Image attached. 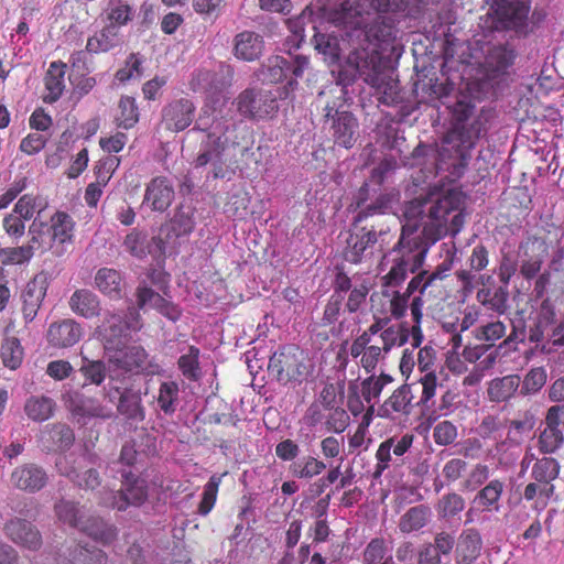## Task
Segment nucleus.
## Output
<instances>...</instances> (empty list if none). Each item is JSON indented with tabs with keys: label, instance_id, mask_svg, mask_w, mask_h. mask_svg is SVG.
Wrapping results in <instances>:
<instances>
[{
	"label": "nucleus",
	"instance_id": "37998d69",
	"mask_svg": "<svg viewBox=\"0 0 564 564\" xmlns=\"http://www.w3.org/2000/svg\"><path fill=\"white\" fill-rule=\"evenodd\" d=\"M520 383L517 375L494 379L488 387V397L492 402L508 401L519 390Z\"/></svg>",
	"mask_w": 564,
	"mask_h": 564
},
{
	"label": "nucleus",
	"instance_id": "aec40b11",
	"mask_svg": "<svg viewBox=\"0 0 564 564\" xmlns=\"http://www.w3.org/2000/svg\"><path fill=\"white\" fill-rule=\"evenodd\" d=\"M45 469L36 464L26 463L15 467L10 475L11 485L19 490L34 494L47 484Z\"/></svg>",
	"mask_w": 564,
	"mask_h": 564
},
{
	"label": "nucleus",
	"instance_id": "cd10ccee",
	"mask_svg": "<svg viewBox=\"0 0 564 564\" xmlns=\"http://www.w3.org/2000/svg\"><path fill=\"white\" fill-rule=\"evenodd\" d=\"M263 39L251 31H242L234 39V55L241 61L253 62L262 55Z\"/></svg>",
	"mask_w": 564,
	"mask_h": 564
},
{
	"label": "nucleus",
	"instance_id": "0eeeda50",
	"mask_svg": "<svg viewBox=\"0 0 564 564\" xmlns=\"http://www.w3.org/2000/svg\"><path fill=\"white\" fill-rule=\"evenodd\" d=\"M96 464L97 457L93 454H69L58 457L56 468L79 488L93 490L100 485L99 473L93 467Z\"/></svg>",
	"mask_w": 564,
	"mask_h": 564
},
{
	"label": "nucleus",
	"instance_id": "4468645a",
	"mask_svg": "<svg viewBox=\"0 0 564 564\" xmlns=\"http://www.w3.org/2000/svg\"><path fill=\"white\" fill-rule=\"evenodd\" d=\"M47 237L51 239V251L56 257L67 252L68 246L74 241L75 221L65 212H56L51 216L50 226L45 227Z\"/></svg>",
	"mask_w": 564,
	"mask_h": 564
},
{
	"label": "nucleus",
	"instance_id": "20e7f679",
	"mask_svg": "<svg viewBox=\"0 0 564 564\" xmlns=\"http://www.w3.org/2000/svg\"><path fill=\"white\" fill-rule=\"evenodd\" d=\"M54 511L62 524L76 529L104 545L110 544L117 538L118 530L113 524L89 514L85 507L74 501L62 499L55 503Z\"/></svg>",
	"mask_w": 564,
	"mask_h": 564
},
{
	"label": "nucleus",
	"instance_id": "58836bf2",
	"mask_svg": "<svg viewBox=\"0 0 564 564\" xmlns=\"http://www.w3.org/2000/svg\"><path fill=\"white\" fill-rule=\"evenodd\" d=\"M95 286L110 299L121 297L122 274L112 268H100L94 278Z\"/></svg>",
	"mask_w": 564,
	"mask_h": 564
},
{
	"label": "nucleus",
	"instance_id": "680f3d73",
	"mask_svg": "<svg viewBox=\"0 0 564 564\" xmlns=\"http://www.w3.org/2000/svg\"><path fill=\"white\" fill-rule=\"evenodd\" d=\"M392 381L389 375L370 376L361 382V397L367 403L378 399L383 388Z\"/></svg>",
	"mask_w": 564,
	"mask_h": 564
},
{
	"label": "nucleus",
	"instance_id": "6ab92c4d",
	"mask_svg": "<svg viewBox=\"0 0 564 564\" xmlns=\"http://www.w3.org/2000/svg\"><path fill=\"white\" fill-rule=\"evenodd\" d=\"M68 408L80 424H87L91 419H110L113 414L112 409L102 404L99 400L80 393H75L69 398Z\"/></svg>",
	"mask_w": 564,
	"mask_h": 564
},
{
	"label": "nucleus",
	"instance_id": "338daca9",
	"mask_svg": "<svg viewBox=\"0 0 564 564\" xmlns=\"http://www.w3.org/2000/svg\"><path fill=\"white\" fill-rule=\"evenodd\" d=\"M220 484L221 476L213 475L204 486L203 498L198 506L200 516H207L213 510Z\"/></svg>",
	"mask_w": 564,
	"mask_h": 564
},
{
	"label": "nucleus",
	"instance_id": "4c0bfd02",
	"mask_svg": "<svg viewBox=\"0 0 564 564\" xmlns=\"http://www.w3.org/2000/svg\"><path fill=\"white\" fill-rule=\"evenodd\" d=\"M124 251L137 259H144L150 254L154 259V239H149L144 230L132 229L123 239Z\"/></svg>",
	"mask_w": 564,
	"mask_h": 564
},
{
	"label": "nucleus",
	"instance_id": "bf43d9fd",
	"mask_svg": "<svg viewBox=\"0 0 564 564\" xmlns=\"http://www.w3.org/2000/svg\"><path fill=\"white\" fill-rule=\"evenodd\" d=\"M169 225L178 235L188 238L195 227L194 209L191 206H180Z\"/></svg>",
	"mask_w": 564,
	"mask_h": 564
},
{
	"label": "nucleus",
	"instance_id": "423d86ee",
	"mask_svg": "<svg viewBox=\"0 0 564 564\" xmlns=\"http://www.w3.org/2000/svg\"><path fill=\"white\" fill-rule=\"evenodd\" d=\"M122 488L117 491H109L101 498V503L106 507L126 510L129 506L139 507L148 499V481L138 476L132 470H120Z\"/></svg>",
	"mask_w": 564,
	"mask_h": 564
},
{
	"label": "nucleus",
	"instance_id": "72a5a7b5",
	"mask_svg": "<svg viewBox=\"0 0 564 564\" xmlns=\"http://www.w3.org/2000/svg\"><path fill=\"white\" fill-rule=\"evenodd\" d=\"M23 358L24 348L21 345V340L10 334V329L7 327L0 343V359L2 365L10 370H17L22 365Z\"/></svg>",
	"mask_w": 564,
	"mask_h": 564
},
{
	"label": "nucleus",
	"instance_id": "7ed1b4c3",
	"mask_svg": "<svg viewBox=\"0 0 564 564\" xmlns=\"http://www.w3.org/2000/svg\"><path fill=\"white\" fill-rule=\"evenodd\" d=\"M234 76L231 65L219 63L214 70L198 69L191 82L194 91L207 95L192 129L204 133L194 166L209 165L207 178H226L230 171L225 152L242 144L247 149L250 139L249 126L242 119H236L235 110L226 106V98L220 97L232 85Z\"/></svg>",
	"mask_w": 564,
	"mask_h": 564
},
{
	"label": "nucleus",
	"instance_id": "3c124183",
	"mask_svg": "<svg viewBox=\"0 0 564 564\" xmlns=\"http://www.w3.org/2000/svg\"><path fill=\"white\" fill-rule=\"evenodd\" d=\"M521 454V446L519 442L513 441L511 437L497 443L495 455L497 463L500 467L508 468L516 464Z\"/></svg>",
	"mask_w": 564,
	"mask_h": 564
},
{
	"label": "nucleus",
	"instance_id": "c85d7f7f",
	"mask_svg": "<svg viewBox=\"0 0 564 564\" xmlns=\"http://www.w3.org/2000/svg\"><path fill=\"white\" fill-rule=\"evenodd\" d=\"M482 541L476 529L464 530L455 549L456 564H471L480 554Z\"/></svg>",
	"mask_w": 564,
	"mask_h": 564
},
{
	"label": "nucleus",
	"instance_id": "c03bdc74",
	"mask_svg": "<svg viewBox=\"0 0 564 564\" xmlns=\"http://www.w3.org/2000/svg\"><path fill=\"white\" fill-rule=\"evenodd\" d=\"M419 383L422 386V393L417 401V406L421 409V416L424 419V411L430 410L431 406L435 405V395L437 390H443L440 376L436 372H426L419 379Z\"/></svg>",
	"mask_w": 564,
	"mask_h": 564
},
{
	"label": "nucleus",
	"instance_id": "393cba45",
	"mask_svg": "<svg viewBox=\"0 0 564 564\" xmlns=\"http://www.w3.org/2000/svg\"><path fill=\"white\" fill-rule=\"evenodd\" d=\"M414 395L410 384H402L378 408L377 415L382 419H394V414H409Z\"/></svg>",
	"mask_w": 564,
	"mask_h": 564
},
{
	"label": "nucleus",
	"instance_id": "1a4fd4ad",
	"mask_svg": "<svg viewBox=\"0 0 564 564\" xmlns=\"http://www.w3.org/2000/svg\"><path fill=\"white\" fill-rule=\"evenodd\" d=\"M141 328L140 314L131 307L127 312L107 313L100 326L105 350L127 344L129 333Z\"/></svg>",
	"mask_w": 564,
	"mask_h": 564
},
{
	"label": "nucleus",
	"instance_id": "c756f323",
	"mask_svg": "<svg viewBox=\"0 0 564 564\" xmlns=\"http://www.w3.org/2000/svg\"><path fill=\"white\" fill-rule=\"evenodd\" d=\"M333 137L335 143L346 149L352 148L356 141L358 121L349 111H336L333 120Z\"/></svg>",
	"mask_w": 564,
	"mask_h": 564
},
{
	"label": "nucleus",
	"instance_id": "ea45409f",
	"mask_svg": "<svg viewBox=\"0 0 564 564\" xmlns=\"http://www.w3.org/2000/svg\"><path fill=\"white\" fill-rule=\"evenodd\" d=\"M503 490L505 482L501 479H491L478 490L474 502L484 510L499 511L500 499L502 497Z\"/></svg>",
	"mask_w": 564,
	"mask_h": 564
},
{
	"label": "nucleus",
	"instance_id": "6e6552de",
	"mask_svg": "<svg viewBox=\"0 0 564 564\" xmlns=\"http://www.w3.org/2000/svg\"><path fill=\"white\" fill-rule=\"evenodd\" d=\"M236 112L243 119L260 121L273 117L279 105L272 91L267 89L247 88L235 99Z\"/></svg>",
	"mask_w": 564,
	"mask_h": 564
},
{
	"label": "nucleus",
	"instance_id": "dca6fc26",
	"mask_svg": "<svg viewBox=\"0 0 564 564\" xmlns=\"http://www.w3.org/2000/svg\"><path fill=\"white\" fill-rule=\"evenodd\" d=\"M148 393L134 387L124 386L117 402V411L123 417L126 424L137 430L139 424L145 420V408L142 403V395Z\"/></svg>",
	"mask_w": 564,
	"mask_h": 564
},
{
	"label": "nucleus",
	"instance_id": "bb28decb",
	"mask_svg": "<svg viewBox=\"0 0 564 564\" xmlns=\"http://www.w3.org/2000/svg\"><path fill=\"white\" fill-rule=\"evenodd\" d=\"M154 239V261L158 265H163L167 256L178 253V248L184 243L187 238L178 235L170 225H166L160 229V234Z\"/></svg>",
	"mask_w": 564,
	"mask_h": 564
},
{
	"label": "nucleus",
	"instance_id": "f704fd0d",
	"mask_svg": "<svg viewBox=\"0 0 564 564\" xmlns=\"http://www.w3.org/2000/svg\"><path fill=\"white\" fill-rule=\"evenodd\" d=\"M432 520V510L429 506L417 505L409 508L399 519L398 528L404 534L419 532Z\"/></svg>",
	"mask_w": 564,
	"mask_h": 564
},
{
	"label": "nucleus",
	"instance_id": "2f4dec72",
	"mask_svg": "<svg viewBox=\"0 0 564 564\" xmlns=\"http://www.w3.org/2000/svg\"><path fill=\"white\" fill-rule=\"evenodd\" d=\"M506 334V323L496 317H485L479 325L471 329L473 338L489 348H494L496 341L505 338Z\"/></svg>",
	"mask_w": 564,
	"mask_h": 564
},
{
	"label": "nucleus",
	"instance_id": "5fc2aeb1",
	"mask_svg": "<svg viewBox=\"0 0 564 564\" xmlns=\"http://www.w3.org/2000/svg\"><path fill=\"white\" fill-rule=\"evenodd\" d=\"M547 373L543 367L531 368L524 376L519 387L521 395H534L546 383Z\"/></svg>",
	"mask_w": 564,
	"mask_h": 564
},
{
	"label": "nucleus",
	"instance_id": "0e129e2a",
	"mask_svg": "<svg viewBox=\"0 0 564 564\" xmlns=\"http://www.w3.org/2000/svg\"><path fill=\"white\" fill-rule=\"evenodd\" d=\"M46 224L34 219L31 226L29 227V236L30 239L28 241V246L32 247V251L35 253V251H46L51 250V239L47 237L46 232Z\"/></svg>",
	"mask_w": 564,
	"mask_h": 564
},
{
	"label": "nucleus",
	"instance_id": "f3484780",
	"mask_svg": "<svg viewBox=\"0 0 564 564\" xmlns=\"http://www.w3.org/2000/svg\"><path fill=\"white\" fill-rule=\"evenodd\" d=\"M174 196L171 181L164 176H156L145 185L141 206L152 212L164 213L173 203Z\"/></svg>",
	"mask_w": 564,
	"mask_h": 564
},
{
	"label": "nucleus",
	"instance_id": "69168bd1",
	"mask_svg": "<svg viewBox=\"0 0 564 564\" xmlns=\"http://www.w3.org/2000/svg\"><path fill=\"white\" fill-rule=\"evenodd\" d=\"M524 339L523 333H519L517 327L513 326L511 333L503 339V341L499 346H495L494 348H490L481 358L480 360V368L482 370L491 368L499 356V351L501 348L510 346L511 344H517L519 341H522Z\"/></svg>",
	"mask_w": 564,
	"mask_h": 564
},
{
	"label": "nucleus",
	"instance_id": "5701e85b",
	"mask_svg": "<svg viewBox=\"0 0 564 564\" xmlns=\"http://www.w3.org/2000/svg\"><path fill=\"white\" fill-rule=\"evenodd\" d=\"M82 336V326L74 319L52 323L47 330V341L57 348L72 347L80 340Z\"/></svg>",
	"mask_w": 564,
	"mask_h": 564
},
{
	"label": "nucleus",
	"instance_id": "ddd939ff",
	"mask_svg": "<svg viewBox=\"0 0 564 564\" xmlns=\"http://www.w3.org/2000/svg\"><path fill=\"white\" fill-rule=\"evenodd\" d=\"M269 372L279 381H301L305 376V367L297 358V348L284 346L275 351L268 364Z\"/></svg>",
	"mask_w": 564,
	"mask_h": 564
},
{
	"label": "nucleus",
	"instance_id": "8fccbe9b",
	"mask_svg": "<svg viewBox=\"0 0 564 564\" xmlns=\"http://www.w3.org/2000/svg\"><path fill=\"white\" fill-rule=\"evenodd\" d=\"M315 48L322 53L330 63L339 59L341 47L339 39L333 33H322L316 30L313 35Z\"/></svg>",
	"mask_w": 564,
	"mask_h": 564
},
{
	"label": "nucleus",
	"instance_id": "7c9ffc66",
	"mask_svg": "<svg viewBox=\"0 0 564 564\" xmlns=\"http://www.w3.org/2000/svg\"><path fill=\"white\" fill-rule=\"evenodd\" d=\"M394 286H387L383 283V289L380 294L372 295L371 300L375 302V296L380 300L381 303V313L390 314L391 317L399 319L404 316L408 307L410 296L406 293H401L399 291L393 290Z\"/></svg>",
	"mask_w": 564,
	"mask_h": 564
},
{
	"label": "nucleus",
	"instance_id": "49530a36",
	"mask_svg": "<svg viewBox=\"0 0 564 564\" xmlns=\"http://www.w3.org/2000/svg\"><path fill=\"white\" fill-rule=\"evenodd\" d=\"M65 70L64 66L57 63H52L45 76V89L44 101L53 104L63 94L65 88Z\"/></svg>",
	"mask_w": 564,
	"mask_h": 564
},
{
	"label": "nucleus",
	"instance_id": "e433bc0d",
	"mask_svg": "<svg viewBox=\"0 0 564 564\" xmlns=\"http://www.w3.org/2000/svg\"><path fill=\"white\" fill-rule=\"evenodd\" d=\"M73 430L66 424H54L42 432L41 441L47 451L67 449L74 443Z\"/></svg>",
	"mask_w": 564,
	"mask_h": 564
},
{
	"label": "nucleus",
	"instance_id": "b1692460",
	"mask_svg": "<svg viewBox=\"0 0 564 564\" xmlns=\"http://www.w3.org/2000/svg\"><path fill=\"white\" fill-rule=\"evenodd\" d=\"M137 302L141 310L154 308L171 321H177L180 311L158 292L141 282L137 289Z\"/></svg>",
	"mask_w": 564,
	"mask_h": 564
},
{
	"label": "nucleus",
	"instance_id": "9b49d317",
	"mask_svg": "<svg viewBox=\"0 0 564 564\" xmlns=\"http://www.w3.org/2000/svg\"><path fill=\"white\" fill-rule=\"evenodd\" d=\"M535 437V447L542 455L555 454L564 446V405L547 409Z\"/></svg>",
	"mask_w": 564,
	"mask_h": 564
},
{
	"label": "nucleus",
	"instance_id": "f03ea898",
	"mask_svg": "<svg viewBox=\"0 0 564 564\" xmlns=\"http://www.w3.org/2000/svg\"><path fill=\"white\" fill-rule=\"evenodd\" d=\"M462 195L456 191L433 188L408 202L404 224L398 242L381 260L387 286H399L410 273L423 265L430 248L447 234L455 236L464 225L459 208Z\"/></svg>",
	"mask_w": 564,
	"mask_h": 564
},
{
	"label": "nucleus",
	"instance_id": "774afa93",
	"mask_svg": "<svg viewBox=\"0 0 564 564\" xmlns=\"http://www.w3.org/2000/svg\"><path fill=\"white\" fill-rule=\"evenodd\" d=\"M465 508V500L458 494L451 492L444 495L436 507L437 513L441 518H452L462 512Z\"/></svg>",
	"mask_w": 564,
	"mask_h": 564
},
{
	"label": "nucleus",
	"instance_id": "412c9836",
	"mask_svg": "<svg viewBox=\"0 0 564 564\" xmlns=\"http://www.w3.org/2000/svg\"><path fill=\"white\" fill-rule=\"evenodd\" d=\"M195 105L187 98L171 101L162 110V121L166 129L180 132L191 126L194 119Z\"/></svg>",
	"mask_w": 564,
	"mask_h": 564
},
{
	"label": "nucleus",
	"instance_id": "603ef678",
	"mask_svg": "<svg viewBox=\"0 0 564 564\" xmlns=\"http://www.w3.org/2000/svg\"><path fill=\"white\" fill-rule=\"evenodd\" d=\"M139 121V111L134 98L123 96L118 105L116 122L119 128L131 129Z\"/></svg>",
	"mask_w": 564,
	"mask_h": 564
},
{
	"label": "nucleus",
	"instance_id": "a19ab883",
	"mask_svg": "<svg viewBox=\"0 0 564 564\" xmlns=\"http://www.w3.org/2000/svg\"><path fill=\"white\" fill-rule=\"evenodd\" d=\"M121 44V34L112 25H105L87 40V50L94 54L108 52Z\"/></svg>",
	"mask_w": 564,
	"mask_h": 564
},
{
	"label": "nucleus",
	"instance_id": "c9c22d12",
	"mask_svg": "<svg viewBox=\"0 0 564 564\" xmlns=\"http://www.w3.org/2000/svg\"><path fill=\"white\" fill-rule=\"evenodd\" d=\"M180 384L176 381H161L158 393L153 397L156 410L167 416L173 415L180 405Z\"/></svg>",
	"mask_w": 564,
	"mask_h": 564
},
{
	"label": "nucleus",
	"instance_id": "a211bd4d",
	"mask_svg": "<svg viewBox=\"0 0 564 564\" xmlns=\"http://www.w3.org/2000/svg\"><path fill=\"white\" fill-rule=\"evenodd\" d=\"M106 355L109 365L116 370H145L148 354L141 346L118 345L113 349H106Z\"/></svg>",
	"mask_w": 564,
	"mask_h": 564
},
{
	"label": "nucleus",
	"instance_id": "4be33fe9",
	"mask_svg": "<svg viewBox=\"0 0 564 564\" xmlns=\"http://www.w3.org/2000/svg\"><path fill=\"white\" fill-rule=\"evenodd\" d=\"M516 52L508 45L499 44L489 46L486 51L484 67L487 75L495 79L505 75L513 65Z\"/></svg>",
	"mask_w": 564,
	"mask_h": 564
},
{
	"label": "nucleus",
	"instance_id": "864d4df0",
	"mask_svg": "<svg viewBox=\"0 0 564 564\" xmlns=\"http://www.w3.org/2000/svg\"><path fill=\"white\" fill-rule=\"evenodd\" d=\"M178 369L182 375L189 381H197L200 376L199 367V349L189 346L187 352L183 354L177 360Z\"/></svg>",
	"mask_w": 564,
	"mask_h": 564
},
{
	"label": "nucleus",
	"instance_id": "f257e3e1",
	"mask_svg": "<svg viewBox=\"0 0 564 564\" xmlns=\"http://www.w3.org/2000/svg\"><path fill=\"white\" fill-rule=\"evenodd\" d=\"M443 0H317L323 17L343 26L341 36L352 46L347 64L368 85L383 96L387 105L394 100L397 83L384 72L387 62L398 50L397 37L406 19H417L429 3Z\"/></svg>",
	"mask_w": 564,
	"mask_h": 564
},
{
	"label": "nucleus",
	"instance_id": "f8f14e48",
	"mask_svg": "<svg viewBox=\"0 0 564 564\" xmlns=\"http://www.w3.org/2000/svg\"><path fill=\"white\" fill-rule=\"evenodd\" d=\"M310 59L304 55H290L289 58L283 56L269 57L259 69V77L263 82L278 83L292 74L295 78H301L308 68Z\"/></svg>",
	"mask_w": 564,
	"mask_h": 564
},
{
	"label": "nucleus",
	"instance_id": "4d7b16f0",
	"mask_svg": "<svg viewBox=\"0 0 564 564\" xmlns=\"http://www.w3.org/2000/svg\"><path fill=\"white\" fill-rule=\"evenodd\" d=\"M138 458V452L134 447V444L132 443H126L120 452V456L117 460L111 462L108 467L107 471L112 476L117 477V475H120L121 469L126 470H134V465L137 463Z\"/></svg>",
	"mask_w": 564,
	"mask_h": 564
},
{
	"label": "nucleus",
	"instance_id": "de8ad7c7",
	"mask_svg": "<svg viewBox=\"0 0 564 564\" xmlns=\"http://www.w3.org/2000/svg\"><path fill=\"white\" fill-rule=\"evenodd\" d=\"M326 469V464L311 455L303 456L290 465V473L300 479H312Z\"/></svg>",
	"mask_w": 564,
	"mask_h": 564
},
{
	"label": "nucleus",
	"instance_id": "a878e982",
	"mask_svg": "<svg viewBox=\"0 0 564 564\" xmlns=\"http://www.w3.org/2000/svg\"><path fill=\"white\" fill-rule=\"evenodd\" d=\"M4 530L9 539L29 550H36L41 545L39 531L24 519H11L7 522Z\"/></svg>",
	"mask_w": 564,
	"mask_h": 564
},
{
	"label": "nucleus",
	"instance_id": "09e8293b",
	"mask_svg": "<svg viewBox=\"0 0 564 564\" xmlns=\"http://www.w3.org/2000/svg\"><path fill=\"white\" fill-rule=\"evenodd\" d=\"M55 403L48 397H31L26 400L24 411L29 419L43 422L53 414Z\"/></svg>",
	"mask_w": 564,
	"mask_h": 564
},
{
	"label": "nucleus",
	"instance_id": "2eb2a0df",
	"mask_svg": "<svg viewBox=\"0 0 564 564\" xmlns=\"http://www.w3.org/2000/svg\"><path fill=\"white\" fill-rule=\"evenodd\" d=\"M386 235L384 230H366L362 228L350 235L344 251V259L350 263L358 264L370 259L379 242V238Z\"/></svg>",
	"mask_w": 564,
	"mask_h": 564
},
{
	"label": "nucleus",
	"instance_id": "9d476101",
	"mask_svg": "<svg viewBox=\"0 0 564 564\" xmlns=\"http://www.w3.org/2000/svg\"><path fill=\"white\" fill-rule=\"evenodd\" d=\"M530 12V0H496L487 12V25L491 30L520 29Z\"/></svg>",
	"mask_w": 564,
	"mask_h": 564
},
{
	"label": "nucleus",
	"instance_id": "473e14b6",
	"mask_svg": "<svg viewBox=\"0 0 564 564\" xmlns=\"http://www.w3.org/2000/svg\"><path fill=\"white\" fill-rule=\"evenodd\" d=\"M70 310L84 318H94L100 314V301L98 296L87 289L76 290L68 301Z\"/></svg>",
	"mask_w": 564,
	"mask_h": 564
},
{
	"label": "nucleus",
	"instance_id": "a18cd8bd",
	"mask_svg": "<svg viewBox=\"0 0 564 564\" xmlns=\"http://www.w3.org/2000/svg\"><path fill=\"white\" fill-rule=\"evenodd\" d=\"M134 9L126 0H109L105 9L108 25L118 30L133 20Z\"/></svg>",
	"mask_w": 564,
	"mask_h": 564
},
{
	"label": "nucleus",
	"instance_id": "79ce46f5",
	"mask_svg": "<svg viewBox=\"0 0 564 564\" xmlns=\"http://www.w3.org/2000/svg\"><path fill=\"white\" fill-rule=\"evenodd\" d=\"M560 462L550 455L539 457L532 465L530 477L545 486H554L553 481L558 478Z\"/></svg>",
	"mask_w": 564,
	"mask_h": 564
},
{
	"label": "nucleus",
	"instance_id": "e2e57ef3",
	"mask_svg": "<svg viewBox=\"0 0 564 564\" xmlns=\"http://www.w3.org/2000/svg\"><path fill=\"white\" fill-rule=\"evenodd\" d=\"M47 291V279L45 274H36L22 291V302L42 304Z\"/></svg>",
	"mask_w": 564,
	"mask_h": 564
},
{
	"label": "nucleus",
	"instance_id": "13d9d810",
	"mask_svg": "<svg viewBox=\"0 0 564 564\" xmlns=\"http://www.w3.org/2000/svg\"><path fill=\"white\" fill-rule=\"evenodd\" d=\"M308 22L312 23V30L315 33L317 30V26L315 23L314 10H313L312 6H307L299 17H296L294 19H290L288 21V28H289L290 32L293 34V40L296 43V45H299L304 40V37H305V34H304L305 28L304 26Z\"/></svg>",
	"mask_w": 564,
	"mask_h": 564
},
{
	"label": "nucleus",
	"instance_id": "052dcab7",
	"mask_svg": "<svg viewBox=\"0 0 564 564\" xmlns=\"http://www.w3.org/2000/svg\"><path fill=\"white\" fill-rule=\"evenodd\" d=\"M440 402L435 405L431 406L430 410L424 411V420L429 425H432L436 422L441 416L447 415L453 408L456 393L451 391L449 389H443Z\"/></svg>",
	"mask_w": 564,
	"mask_h": 564
},
{
	"label": "nucleus",
	"instance_id": "39448f33",
	"mask_svg": "<svg viewBox=\"0 0 564 564\" xmlns=\"http://www.w3.org/2000/svg\"><path fill=\"white\" fill-rule=\"evenodd\" d=\"M399 192L370 189L368 184H364L354 198L351 207L356 213L354 224L361 223L369 217L388 214L393 210L399 203Z\"/></svg>",
	"mask_w": 564,
	"mask_h": 564
},
{
	"label": "nucleus",
	"instance_id": "6e6d98bb",
	"mask_svg": "<svg viewBox=\"0 0 564 564\" xmlns=\"http://www.w3.org/2000/svg\"><path fill=\"white\" fill-rule=\"evenodd\" d=\"M409 339V329L403 325H389L387 329L381 332L379 340L386 354L392 348L404 345Z\"/></svg>",
	"mask_w": 564,
	"mask_h": 564
}]
</instances>
